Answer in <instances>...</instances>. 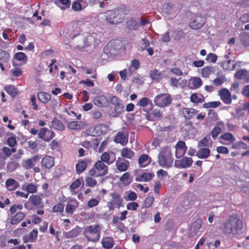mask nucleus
Masks as SVG:
<instances>
[{"label": "nucleus", "mask_w": 249, "mask_h": 249, "mask_svg": "<svg viewBox=\"0 0 249 249\" xmlns=\"http://www.w3.org/2000/svg\"><path fill=\"white\" fill-rule=\"evenodd\" d=\"M243 227V220L237 214H233L222 223L220 228L225 235L235 236L241 232Z\"/></svg>", "instance_id": "1"}, {"label": "nucleus", "mask_w": 249, "mask_h": 249, "mask_svg": "<svg viewBox=\"0 0 249 249\" xmlns=\"http://www.w3.org/2000/svg\"><path fill=\"white\" fill-rule=\"evenodd\" d=\"M128 13L129 10L123 8L108 10L105 13V20L110 24H117L124 20Z\"/></svg>", "instance_id": "2"}, {"label": "nucleus", "mask_w": 249, "mask_h": 249, "mask_svg": "<svg viewBox=\"0 0 249 249\" xmlns=\"http://www.w3.org/2000/svg\"><path fill=\"white\" fill-rule=\"evenodd\" d=\"M23 208L22 204H14L10 206L7 220L11 225H17L24 218L26 214L20 211Z\"/></svg>", "instance_id": "3"}, {"label": "nucleus", "mask_w": 249, "mask_h": 249, "mask_svg": "<svg viewBox=\"0 0 249 249\" xmlns=\"http://www.w3.org/2000/svg\"><path fill=\"white\" fill-rule=\"evenodd\" d=\"M158 162L162 167L169 168L172 166L173 158L170 147L167 146L160 149L158 155Z\"/></svg>", "instance_id": "4"}, {"label": "nucleus", "mask_w": 249, "mask_h": 249, "mask_svg": "<svg viewBox=\"0 0 249 249\" xmlns=\"http://www.w3.org/2000/svg\"><path fill=\"white\" fill-rule=\"evenodd\" d=\"M108 165H106L102 161H97L92 168L89 170L88 175L93 177H100L106 175L108 173Z\"/></svg>", "instance_id": "5"}, {"label": "nucleus", "mask_w": 249, "mask_h": 249, "mask_svg": "<svg viewBox=\"0 0 249 249\" xmlns=\"http://www.w3.org/2000/svg\"><path fill=\"white\" fill-rule=\"evenodd\" d=\"M101 227L98 225L87 226L84 231V233L89 241L96 242L100 238Z\"/></svg>", "instance_id": "6"}, {"label": "nucleus", "mask_w": 249, "mask_h": 249, "mask_svg": "<svg viewBox=\"0 0 249 249\" xmlns=\"http://www.w3.org/2000/svg\"><path fill=\"white\" fill-rule=\"evenodd\" d=\"M154 102L156 106L160 107H165L171 104L172 98L169 94L161 93L155 97Z\"/></svg>", "instance_id": "7"}, {"label": "nucleus", "mask_w": 249, "mask_h": 249, "mask_svg": "<svg viewBox=\"0 0 249 249\" xmlns=\"http://www.w3.org/2000/svg\"><path fill=\"white\" fill-rule=\"evenodd\" d=\"M43 195L39 194L37 195H32L30 196L28 202H26L24 206L28 210H31L32 208L29 206V204H32L33 207H40L43 206L42 197Z\"/></svg>", "instance_id": "8"}, {"label": "nucleus", "mask_w": 249, "mask_h": 249, "mask_svg": "<svg viewBox=\"0 0 249 249\" xmlns=\"http://www.w3.org/2000/svg\"><path fill=\"white\" fill-rule=\"evenodd\" d=\"M111 199L107 203L109 210H114L115 208H119L123 203V200L121 195L117 193L110 194Z\"/></svg>", "instance_id": "9"}, {"label": "nucleus", "mask_w": 249, "mask_h": 249, "mask_svg": "<svg viewBox=\"0 0 249 249\" xmlns=\"http://www.w3.org/2000/svg\"><path fill=\"white\" fill-rule=\"evenodd\" d=\"M54 136V132L46 127L41 128L38 133V138L47 142H50Z\"/></svg>", "instance_id": "10"}, {"label": "nucleus", "mask_w": 249, "mask_h": 249, "mask_svg": "<svg viewBox=\"0 0 249 249\" xmlns=\"http://www.w3.org/2000/svg\"><path fill=\"white\" fill-rule=\"evenodd\" d=\"M84 24L83 20H77L73 21L71 23V38H74L76 36L80 35L81 31V27Z\"/></svg>", "instance_id": "11"}, {"label": "nucleus", "mask_w": 249, "mask_h": 249, "mask_svg": "<svg viewBox=\"0 0 249 249\" xmlns=\"http://www.w3.org/2000/svg\"><path fill=\"white\" fill-rule=\"evenodd\" d=\"M91 160L89 158H86L84 160H78L75 165L76 173L77 174L82 173L86 169L88 165L91 164Z\"/></svg>", "instance_id": "12"}, {"label": "nucleus", "mask_w": 249, "mask_h": 249, "mask_svg": "<svg viewBox=\"0 0 249 249\" xmlns=\"http://www.w3.org/2000/svg\"><path fill=\"white\" fill-rule=\"evenodd\" d=\"M128 141V133L123 131H119L115 135L114 142L116 143H120L122 146L125 145Z\"/></svg>", "instance_id": "13"}, {"label": "nucleus", "mask_w": 249, "mask_h": 249, "mask_svg": "<svg viewBox=\"0 0 249 249\" xmlns=\"http://www.w3.org/2000/svg\"><path fill=\"white\" fill-rule=\"evenodd\" d=\"M193 160L191 158L184 157L179 160H176L175 166L178 168H185L190 167Z\"/></svg>", "instance_id": "14"}, {"label": "nucleus", "mask_w": 249, "mask_h": 249, "mask_svg": "<svg viewBox=\"0 0 249 249\" xmlns=\"http://www.w3.org/2000/svg\"><path fill=\"white\" fill-rule=\"evenodd\" d=\"M206 23V19L201 16H196L193 21L190 22V27L194 30L201 28Z\"/></svg>", "instance_id": "15"}, {"label": "nucleus", "mask_w": 249, "mask_h": 249, "mask_svg": "<svg viewBox=\"0 0 249 249\" xmlns=\"http://www.w3.org/2000/svg\"><path fill=\"white\" fill-rule=\"evenodd\" d=\"M219 95L220 99L225 104H231V95L228 89L226 88L221 89L219 91Z\"/></svg>", "instance_id": "16"}, {"label": "nucleus", "mask_w": 249, "mask_h": 249, "mask_svg": "<svg viewBox=\"0 0 249 249\" xmlns=\"http://www.w3.org/2000/svg\"><path fill=\"white\" fill-rule=\"evenodd\" d=\"M78 206L79 202L75 199H71L67 203L65 212L68 214H72Z\"/></svg>", "instance_id": "17"}, {"label": "nucleus", "mask_w": 249, "mask_h": 249, "mask_svg": "<svg viewBox=\"0 0 249 249\" xmlns=\"http://www.w3.org/2000/svg\"><path fill=\"white\" fill-rule=\"evenodd\" d=\"M54 164V159L50 156L46 155L42 159L41 165L42 169H50Z\"/></svg>", "instance_id": "18"}, {"label": "nucleus", "mask_w": 249, "mask_h": 249, "mask_svg": "<svg viewBox=\"0 0 249 249\" xmlns=\"http://www.w3.org/2000/svg\"><path fill=\"white\" fill-rule=\"evenodd\" d=\"M38 231L36 229L33 230L29 234L25 235L22 237L24 243L28 242H35L37 237Z\"/></svg>", "instance_id": "19"}, {"label": "nucleus", "mask_w": 249, "mask_h": 249, "mask_svg": "<svg viewBox=\"0 0 249 249\" xmlns=\"http://www.w3.org/2000/svg\"><path fill=\"white\" fill-rule=\"evenodd\" d=\"M19 187V183L15 179L9 178L5 181V187L9 191H14Z\"/></svg>", "instance_id": "20"}, {"label": "nucleus", "mask_w": 249, "mask_h": 249, "mask_svg": "<svg viewBox=\"0 0 249 249\" xmlns=\"http://www.w3.org/2000/svg\"><path fill=\"white\" fill-rule=\"evenodd\" d=\"M201 227V223L200 220H197L193 222L190 227V236L193 237L196 235Z\"/></svg>", "instance_id": "21"}, {"label": "nucleus", "mask_w": 249, "mask_h": 249, "mask_svg": "<svg viewBox=\"0 0 249 249\" xmlns=\"http://www.w3.org/2000/svg\"><path fill=\"white\" fill-rule=\"evenodd\" d=\"M198 111L193 108H184L182 110V114L187 120L194 118L197 114Z\"/></svg>", "instance_id": "22"}, {"label": "nucleus", "mask_w": 249, "mask_h": 249, "mask_svg": "<svg viewBox=\"0 0 249 249\" xmlns=\"http://www.w3.org/2000/svg\"><path fill=\"white\" fill-rule=\"evenodd\" d=\"M86 123L82 121H71L67 124V127L71 130H79L83 128Z\"/></svg>", "instance_id": "23"}, {"label": "nucleus", "mask_w": 249, "mask_h": 249, "mask_svg": "<svg viewBox=\"0 0 249 249\" xmlns=\"http://www.w3.org/2000/svg\"><path fill=\"white\" fill-rule=\"evenodd\" d=\"M151 162V157L145 154L141 155L138 159V163L140 167H145L148 165Z\"/></svg>", "instance_id": "24"}, {"label": "nucleus", "mask_w": 249, "mask_h": 249, "mask_svg": "<svg viewBox=\"0 0 249 249\" xmlns=\"http://www.w3.org/2000/svg\"><path fill=\"white\" fill-rule=\"evenodd\" d=\"M94 104L100 107H106L107 103V98L104 95H99L93 99Z\"/></svg>", "instance_id": "25"}, {"label": "nucleus", "mask_w": 249, "mask_h": 249, "mask_svg": "<svg viewBox=\"0 0 249 249\" xmlns=\"http://www.w3.org/2000/svg\"><path fill=\"white\" fill-rule=\"evenodd\" d=\"M187 147L183 141H178L176 144V155L177 158L181 157L185 152Z\"/></svg>", "instance_id": "26"}, {"label": "nucleus", "mask_w": 249, "mask_h": 249, "mask_svg": "<svg viewBox=\"0 0 249 249\" xmlns=\"http://www.w3.org/2000/svg\"><path fill=\"white\" fill-rule=\"evenodd\" d=\"M40 159L38 155H34L31 158L26 160L25 162V168L27 169L33 168L36 163L39 161Z\"/></svg>", "instance_id": "27"}, {"label": "nucleus", "mask_w": 249, "mask_h": 249, "mask_svg": "<svg viewBox=\"0 0 249 249\" xmlns=\"http://www.w3.org/2000/svg\"><path fill=\"white\" fill-rule=\"evenodd\" d=\"M129 164V161L127 160H124L123 161L117 160L115 162L117 170L121 172L126 171L128 169Z\"/></svg>", "instance_id": "28"}, {"label": "nucleus", "mask_w": 249, "mask_h": 249, "mask_svg": "<svg viewBox=\"0 0 249 249\" xmlns=\"http://www.w3.org/2000/svg\"><path fill=\"white\" fill-rule=\"evenodd\" d=\"M211 153L210 149L208 148L199 149L196 152V156L199 159H205L208 158Z\"/></svg>", "instance_id": "29"}, {"label": "nucleus", "mask_w": 249, "mask_h": 249, "mask_svg": "<svg viewBox=\"0 0 249 249\" xmlns=\"http://www.w3.org/2000/svg\"><path fill=\"white\" fill-rule=\"evenodd\" d=\"M121 155L124 159H131L135 155V153L130 148L125 147L121 150Z\"/></svg>", "instance_id": "30"}, {"label": "nucleus", "mask_w": 249, "mask_h": 249, "mask_svg": "<svg viewBox=\"0 0 249 249\" xmlns=\"http://www.w3.org/2000/svg\"><path fill=\"white\" fill-rule=\"evenodd\" d=\"M202 85L201 79L198 77H193L190 80L189 86L192 89H196Z\"/></svg>", "instance_id": "31"}, {"label": "nucleus", "mask_w": 249, "mask_h": 249, "mask_svg": "<svg viewBox=\"0 0 249 249\" xmlns=\"http://www.w3.org/2000/svg\"><path fill=\"white\" fill-rule=\"evenodd\" d=\"M102 246L106 249H110L114 245V241L113 238L107 237L104 238L102 240Z\"/></svg>", "instance_id": "32"}, {"label": "nucleus", "mask_w": 249, "mask_h": 249, "mask_svg": "<svg viewBox=\"0 0 249 249\" xmlns=\"http://www.w3.org/2000/svg\"><path fill=\"white\" fill-rule=\"evenodd\" d=\"M51 124L54 129L58 131H63L65 129V126L63 123L56 118H54L51 122Z\"/></svg>", "instance_id": "33"}, {"label": "nucleus", "mask_w": 249, "mask_h": 249, "mask_svg": "<svg viewBox=\"0 0 249 249\" xmlns=\"http://www.w3.org/2000/svg\"><path fill=\"white\" fill-rule=\"evenodd\" d=\"M37 97L40 102L43 104H47L50 100L51 96L46 92L41 91L38 92Z\"/></svg>", "instance_id": "34"}, {"label": "nucleus", "mask_w": 249, "mask_h": 249, "mask_svg": "<svg viewBox=\"0 0 249 249\" xmlns=\"http://www.w3.org/2000/svg\"><path fill=\"white\" fill-rule=\"evenodd\" d=\"M126 26L128 29L133 30H136L138 29L140 26L139 23L137 20L131 18L128 21L126 22Z\"/></svg>", "instance_id": "35"}, {"label": "nucleus", "mask_w": 249, "mask_h": 249, "mask_svg": "<svg viewBox=\"0 0 249 249\" xmlns=\"http://www.w3.org/2000/svg\"><path fill=\"white\" fill-rule=\"evenodd\" d=\"M220 139L228 142L229 143H233L235 141L233 135L230 132L225 133L223 135H221L220 136Z\"/></svg>", "instance_id": "36"}, {"label": "nucleus", "mask_w": 249, "mask_h": 249, "mask_svg": "<svg viewBox=\"0 0 249 249\" xmlns=\"http://www.w3.org/2000/svg\"><path fill=\"white\" fill-rule=\"evenodd\" d=\"M64 209V205L61 203H59L53 207L52 211L53 213H59L61 216H63Z\"/></svg>", "instance_id": "37"}, {"label": "nucleus", "mask_w": 249, "mask_h": 249, "mask_svg": "<svg viewBox=\"0 0 249 249\" xmlns=\"http://www.w3.org/2000/svg\"><path fill=\"white\" fill-rule=\"evenodd\" d=\"M174 11V4L172 3H165L162 8V12L167 15H170Z\"/></svg>", "instance_id": "38"}, {"label": "nucleus", "mask_w": 249, "mask_h": 249, "mask_svg": "<svg viewBox=\"0 0 249 249\" xmlns=\"http://www.w3.org/2000/svg\"><path fill=\"white\" fill-rule=\"evenodd\" d=\"M223 124L219 122L217 123L216 125L214 127L211 131L212 136L213 139H215L217 137L221 131V128L220 126H222Z\"/></svg>", "instance_id": "39"}, {"label": "nucleus", "mask_w": 249, "mask_h": 249, "mask_svg": "<svg viewBox=\"0 0 249 249\" xmlns=\"http://www.w3.org/2000/svg\"><path fill=\"white\" fill-rule=\"evenodd\" d=\"M97 136L106 133L107 131V126L104 124H99L95 126Z\"/></svg>", "instance_id": "40"}, {"label": "nucleus", "mask_w": 249, "mask_h": 249, "mask_svg": "<svg viewBox=\"0 0 249 249\" xmlns=\"http://www.w3.org/2000/svg\"><path fill=\"white\" fill-rule=\"evenodd\" d=\"M6 92L12 96H15L18 94L17 88L13 85H8L4 87Z\"/></svg>", "instance_id": "41"}, {"label": "nucleus", "mask_w": 249, "mask_h": 249, "mask_svg": "<svg viewBox=\"0 0 249 249\" xmlns=\"http://www.w3.org/2000/svg\"><path fill=\"white\" fill-rule=\"evenodd\" d=\"M95 126H90L87 128L85 131L83 132L82 134H84V136H89L92 137L97 136V134L96 132Z\"/></svg>", "instance_id": "42"}, {"label": "nucleus", "mask_w": 249, "mask_h": 249, "mask_svg": "<svg viewBox=\"0 0 249 249\" xmlns=\"http://www.w3.org/2000/svg\"><path fill=\"white\" fill-rule=\"evenodd\" d=\"M150 77L152 80L156 81H160L162 78L161 72L157 70L151 71Z\"/></svg>", "instance_id": "43"}, {"label": "nucleus", "mask_w": 249, "mask_h": 249, "mask_svg": "<svg viewBox=\"0 0 249 249\" xmlns=\"http://www.w3.org/2000/svg\"><path fill=\"white\" fill-rule=\"evenodd\" d=\"M231 145V148L234 149H246L248 148L247 144L242 142V141H238L236 142H233L232 143Z\"/></svg>", "instance_id": "44"}, {"label": "nucleus", "mask_w": 249, "mask_h": 249, "mask_svg": "<svg viewBox=\"0 0 249 249\" xmlns=\"http://www.w3.org/2000/svg\"><path fill=\"white\" fill-rule=\"evenodd\" d=\"M10 55L9 53L4 50H0V60L2 62H8L9 61Z\"/></svg>", "instance_id": "45"}, {"label": "nucleus", "mask_w": 249, "mask_h": 249, "mask_svg": "<svg viewBox=\"0 0 249 249\" xmlns=\"http://www.w3.org/2000/svg\"><path fill=\"white\" fill-rule=\"evenodd\" d=\"M99 160L102 161V162L106 163L107 165H110L113 162V161L110 160V155L107 152H105L101 155V160Z\"/></svg>", "instance_id": "46"}, {"label": "nucleus", "mask_w": 249, "mask_h": 249, "mask_svg": "<svg viewBox=\"0 0 249 249\" xmlns=\"http://www.w3.org/2000/svg\"><path fill=\"white\" fill-rule=\"evenodd\" d=\"M154 198L153 196H149L147 197L143 203L142 210L143 208H148L153 204Z\"/></svg>", "instance_id": "47"}, {"label": "nucleus", "mask_w": 249, "mask_h": 249, "mask_svg": "<svg viewBox=\"0 0 249 249\" xmlns=\"http://www.w3.org/2000/svg\"><path fill=\"white\" fill-rule=\"evenodd\" d=\"M213 71V67L210 66L204 67L201 70V76L203 77L208 78Z\"/></svg>", "instance_id": "48"}, {"label": "nucleus", "mask_w": 249, "mask_h": 249, "mask_svg": "<svg viewBox=\"0 0 249 249\" xmlns=\"http://www.w3.org/2000/svg\"><path fill=\"white\" fill-rule=\"evenodd\" d=\"M25 190L29 194H34L37 192V187L36 185L30 183L27 184L26 186Z\"/></svg>", "instance_id": "49"}, {"label": "nucleus", "mask_w": 249, "mask_h": 249, "mask_svg": "<svg viewBox=\"0 0 249 249\" xmlns=\"http://www.w3.org/2000/svg\"><path fill=\"white\" fill-rule=\"evenodd\" d=\"M153 174L149 173H143L140 177V180L142 181H148L154 177Z\"/></svg>", "instance_id": "50"}, {"label": "nucleus", "mask_w": 249, "mask_h": 249, "mask_svg": "<svg viewBox=\"0 0 249 249\" xmlns=\"http://www.w3.org/2000/svg\"><path fill=\"white\" fill-rule=\"evenodd\" d=\"M80 232V228L76 227L67 233V237L68 238H73L77 236Z\"/></svg>", "instance_id": "51"}, {"label": "nucleus", "mask_w": 249, "mask_h": 249, "mask_svg": "<svg viewBox=\"0 0 249 249\" xmlns=\"http://www.w3.org/2000/svg\"><path fill=\"white\" fill-rule=\"evenodd\" d=\"M220 105L221 103L219 101H213L204 104L203 107L206 108L210 107L216 108L218 107Z\"/></svg>", "instance_id": "52"}, {"label": "nucleus", "mask_w": 249, "mask_h": 249, "mask_svg": "<svg viewBox=\"0 0 249 249\" xmlns=\"http://www.w3.org/2000/svg\"><path fill=\"white\" fill-rule=\"evenodd\" d=\"M247 76V71L244 69L240 70L235 72L234 77L238 79H243Z\"/></svg>", "instance_id": "53"}, {"label": "nucleus", "mask_w": 249, "mask_h": 249, "mask_svg": "<svg viewBox=\"0 0 249 249\" xmlns=\"http://www.w3.org/2000/svg\"><path fill=\"white\" fill-rule=\"evenodd\" d=\"M86 185L90 187H94L97 184V181L94 178H92L91 176L87 177L85 180Z\"/></svg>", "instance_id": "54"}, {"label": "nucleus", "mask_w": 249, "mask_h": 249, "mask_svg": "<svg viewBox=\"0 0 249 249\" xmlns=\"http://www.w3.org/2000/svg\"><path fill=\"white\" fill-rule=\"evenodd\" d=\"M150 103H151V101L148 97H143L139 100V101L137 104V106L141 107H145L147 106Z\"/></svg>", "instance_id": "55"}, {"label": "nucleus", "mask_w": 249, "mask_h": 249, "mask_svg": "<svg viewBox=\"0 0 249 249\" xmlns=\"http://www.w3.org/2000/svg\"><path fill=\"white\" fill-rule=\"evenodd\" d=\"M16 59L18 61H24V63L27 60L26 54L23 52H18L15 54Z\"/></svg>", "instance_id": "56"}, {"label": "nucleus", "mask_w": 249, "mask_h": 249, "mask_svg": "<svg viewBox=\"0 0 249 249\" xmlns=\"http://www.w3.org/2000/svg\"><path fill=\"white\" fill-rule=\"evenodd\" d=\"M1 150L7 157L10 156L12 153H14L16 151V149H15L14 148L10 149L7 147H3L1 149Z\"/></svg>", "instance_id": "57"}, {"label": "nucleus", "mask_w": 249, "mask_h": 249, "mask_svg": "<svg viewBox=\"0 0 249 249\" xmlns=\"http://www.w3.org/2000/svg\"><path fill=\"white\" fill-rule=\"evenodd\" d=\"M225 81V78L224 76L218 77L213 80V84L216 86H220Z\"/></svg>", "instance_id": "58"}, {"label": "nucleus", "mask_w": 249, "mask_h": 249, "mask_svg": "<svg viewBox=\"0 0 249 249\" xmlns=\"http://www.w3.org/2000/svg\"><path fill=\"white\" fill-rule=\"evenodd\" d=\"M138 207L139 204L136 202L128 203L126 205V208L128 210L136 211Z\"/></svg>", "instance_id": "59"}, {"label": "nucleus", "mask_w": 249, "mask_h": 249, "mask_svg": "<svg viewBox=\"0 0 249 249\" xmlns=\"http://www.w3.org/2000/svg\"><path fill=\"white\" fill-rule=\"evenodd\" d=\"M71 8L75 11H79L83 9L82 5L79 1H73L71 5Z\"/></svg>", "instance_id": "60"}, {"label": "nucleus", "mask_w": 249, "mask_h": 249, "mask_svg": "<svg viewBox=\"0 0 249 249\" xmlns=\"http://www.w3.org/2000/svg\"><path fill=\"white\" fill-rule=\"evenodd\" d=\"M190 101L194 103H199L203 102V100H202L200 98H198L196 93H193L190 96Z\"/></svg>", "instance_id": "61"}, {"label": "nucleus", "mask_w": 249, "mask_h": 249, "mask_svg": "<svg viewBox=\"0 0 249 249\" xmlns=\"http://www.w3.org/2000/svg\"><path fill=\"white\" fill-rule=\"evenodd\" d=\"M217 59V55L213 53H208L206 58V60L209 61L210 62L213 63L216 62Z\"/></svg>", "instance_id": "62"}, {"label": "nucleus", "mask_w": 249, "mask_h": 249, "mask_svg": "<svg viewBox=\"0 0 249 249\" xmlns=\"http://www.w3.org/2000/svg\"><path fill=\"white\" fill-rule=\"evenodd\" d=\"M99 203V201L96 198H91L89 200L87 203V206L89 208H92L97 206Z\"/></svg>", "instance_id": "63"}, {"label": "nucleus", "mask_w": 249, "mask_h": 249, "mask_svg": "<svg viewBox=\"0 0 249 249\" xmlns=\"http://www.w3.org/2000/svg\"><path fill=\"white\" fill-rule=\"evenodd\" d=\"M239 20L242 24L249 22V13L242 15L239 18Z\"/></svg>", "instance_id": "64"}]
</instances>
